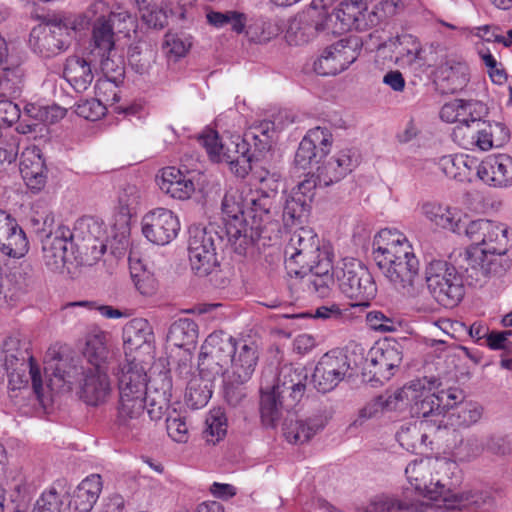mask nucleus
Here are the masks:
<instances>
[{"label":"nucleus","mask_w":512,"mask_h":512,"mask_svg":"<svg viewBox=\"0 0 512 512\" xmlns=\"http://www.w3.org/2000/svg\"><path fill=\"white\" fill-rule=\"evenodd\" d=\"M318 0L313 1V7L307 12L293 18L286 32L290 45H302L309 42L318 32L326 31L327 25L321 20Z\"/></svg>","instance_id":"28"},{"label":"nucleus","mask_w":512,"mask_h":512,"mask_svg":"<svg viewBox=\"0 0 512 512\" xmlns=\"http://www.w3.org/2000/svg\"><path fill=\"white\" fill-rule=\"evenodd\" d=\"M20 173L31 190H41L47 179V169L41 150L37 146L27 147L20 157Z\"/></svg>","instance_id":"37"},{"label":"nucleus","mask_w":512,"mask_h":512,"mask_svg":"<svg viewBox=\"0 0 512 512\" xmlns=\"http://www.w3.org/2000/svg\"><path fill=\"white\" fill-rule=\"evenodd\" d=\"M420 213L438 229L462 236L468 214L461 208L427 201L420 205Z\"/></svg>","instance_id":"18"},{"label":"nucleus","mask_w":512,"mask_h":512,"mask_svg":"<svg viewBox=\"0 0 512 512\" xmlns=\"http://www.w3.org/2000/svg\"><path fill=\"white\" fill-rule=\"evenodd\" d=\"M142 233L151 243L169 244L180 230L178 217L169 209L156 208L142 218Z\"/></svg>","instance_id":"13"},{"label":"nucleus","mask_w":512,"mask_h":512,"mask_svg":"<svg viewBox=\"0 0 512 512\" xmlns=\"http://www.w3.org/2000/svg\"><path fill=\"white\" fill-rule=\"evenodd\" d=\"M477 176L486 184L503 187L512 184V157L507 154L487 156L477 167Z\"/></svg>","instance_id":"36"},{"label":"nucleus","mask_w":512,"mask_h":512,"mask_svg":"<svg viewBox=\"0 0 512 512\" xmlns=\"http://www.w3.org/2000/svg\"><path fill=\"white\" fill-rule=\"evenodd\" d=\"M244 33L250 42L265 43L278 35L279 28L270 21L257 17L248 19Z\"/></svg>","instance_id":"54"},{"label":"nucleus","mask_w":512,"mask_h":512,"mask_svg":"<svg viewBox=\"0 0 512 512\" xmlns=\"http://www.w3.org/2000/svg\"><path fill=\"white\" fill-rule=\"evenodd\" d=\"M123 345L125 358H133L131 354L144 349H152L154 341L153 329L149 322L143 318H134L127 322L123 328Z\"/></svg>","instance_id":"38"},{"label":"nucleus","mask_w":512,"mask_h":512,"mask_svg":"<svg viewBox=\"0 0 512 512\" xmlns=\"http://www.w3.org/2000/svg\"><path fill=\"white\" fill-rule=\"evenodd\" d=\"M473 118L469 124L454 127L452 138L466 150L489 151L504 146L510 139V130L505 123Z\"/></svg>","instance_id":"6"},{"label":"nucleus","mask_w":512,"mask_h":512,"mask_svg":"<svg viewBox=\"0 0 512 512\" xmlns=\"http://www.w3.org/2000/svg\"><path fill=\"white\" fill-rule=\"evenodd\" d=\"M326 421L322 416H313L305 420H290L284 424L283 435L291 444L307 443L325 427Z\"/></svg>","instance_id":"45"},{"label":"nucleus","mask_w":512,"mask_h":512,"mask_svg":"<svg viewBox=\"0 0 512 512\" xmlns=\"http://www.w3.org/2000/svg\"><path fill=\"white\" fill-rule=\"evenodd\" d=\"M164 8H157L154 5L147 6L139 11L142 21L150 28L161 29L167 24V12Z\"/></svg>","instance_id":"63"},{"label":"nucleus","mask_w":512,"mask_h":512,"mask_svg":"<svg viewBox=\"0 0 512 512\" xmlns=\"http://www.w3.org/2000/svg\"><path fill=\"white\" fill-rule=\"evenodd\" d=\"M106 11L101 15H95L92 21V35L90 40L89 55H106L112 53L115 46V31L113 24L107 19L110 7L106 3Z\"/></svg>","instance_id":"42"},{"label":"nucleus","mask_w":512,"mask_h":512,"mask_svg":"<svg viewBox=\"0 0 512 512\" xmlns=\"http://www.w3.org/2000/svg\"><path fill=\"white\" fill-rule=\"evenodd\" d=\"M29 43L35 52L43 57H51L65 51L70 43L55 19L34 27L30 33Z\"/></svg>","instance_id":"22"},{"label":"nucleus","mask_w":512,"mask_h":512,"mask_svg":"<svg viewBox=\"0 0 512 512\" xmlns=\"http://www.w3.org/2000/svg\"><path fill=\"white\" fill-rule=\"evenodd\" d=\"M106 105L98 98L88 99L76 106L78 116L86 120L96 121L106 114Z\"/></svg>","instance_id":"61"},{"label":"nucleus","mask_w":512,"mask_h":512,"mask_svg":"<svg viewBox=\"0 0 512 512\" xmlns=\"http://www.w3.org/2000/svg\"><path fill=\"white\" fill-rule=\"evenodd\" d=\"M384 276L403 294L410 297L418 295L419 261L417 258L408 259L396 264L385 265L379 268Z\"/></svg>","instance_id":"33"},{"label":"nucleus","mask_w":512,"mask_h":512,"mask_svg":"<svg viewBox=\"0 0 512 512\" xmlns=\"http://www.w3.org/2000/svg\"><path fill=\"white\" fill-rule=\"evenodd\" d=\"M308 373L301 366L286 364L278 372L270 389L281 395L288 408L294 407L304 396Z\"/></svg>","instance_id":"21"},{"label":"nucleus","mask_w":512,"mask_h":512,"mask_svg":"<svg viewBox=\"0 0 512 512\" xmlns=\"http://www.w3.org/2000/svg\"><path fill=\"white\" fill-rule=\"evenodd\" d=\"M105 9L106 2L103 0H97L91 3L83 13L54 17V19L63 33L69 37L70 43L73 33L86 30L89 25L92 24L95 15H102L106 11Z\"/></svg>","instance_id":"43"},{"label":"nucleus","mask_w":512,"mask_h":512,"mask_svg":"<svg viewBox=\"0 0 512 512\" xmlns=\"http://www.w3.org/2000/svg\"><path fill=\"white\" fill-rule=\"evenodd\" d=\"M146 397H119L116 415L118 429L132 437L145 428Z\"/></svg>","instance_id":"25"},{"label":"nucleus","mask_w":512,"mask_h":512,"mask_svg":"<svg viewBox=\"0 0 512 512\" xmlns=\"http://www.w3.org/2000/svg\"><path fill=\"white\" fill-rule=\"evenodd\" d=\"M107 19L113 24V29L118 33L128 35L130 31H135V18L126 10L112 11L107 15Z\"/></svg>","instance_id":"62"},{"label":"nucleus","mask_w":512,"mask_h":512,"mask_svg":"<svg viewBox=\"0 0 512 512\" xmlns=\"http://www.w3.org/2000/svg\"><path fill=\"white\" fill-rule=\"evenodd\" d=\"M206 19L211 26L217 29L230 25L231 30L236 34L244 33L248 23L247 15L236 10L225 12L211 10L207 12Z\"/></svg>","instance_id":"52"},{"label":"nucleus","mask_w":512,"mask_h":512,"mask_svg":"<svg viewBox=\"0 0 512 512\" xmlns=\"http://www.w3.org/2000/svg\"><path fill=\"white\" fill-rule=\"evenodd\" d=\"M443 90L455 93L462 90L469 81L468 67L461 62H447L437 72Z\"/></svg>","instance_id":"49"},{"label":"nucleus","mask_w":512,"mask_h":512,"mask_svg":"<svg viewBox=\"0 0 512 512\" xmlns=\"http://www.w3.org/2000/svg\"><path fill=\"white\" fill-rule=\"evenodd\" d=\"M29 251V241L17 220L0 209V253L11 258H22Z\"/></svg>","instance_id":"24"},{"label":"nucleus","mask_w":512,"mask_h":512,"mask_svg":"<svg viewBox=\"0 0 512 512\" xmlns=\"http://www.w3.org/2000/svg\"><path fill=\"white\" fill-rule=\"evenodd\" d=\"M140 194L135 185H126L118 194V211L128 221L136 213Z\"/></svg>","instance_id":"59"},{"label":"nucleus","mask_w":512,"mask_h":512,"mask_svg":"<svg viewBox=\"0 0 512 512\" xmlns=\"http://www.w3.org/2000/svg\"><path fill=\"white\" fill-rule=\"evenodd\" d=\"M483 415V408L478 403L466 402L460 404L450 418V424L459 427H469L477 423Z\"/></svg>","instance_id":"56"},{"label":"nucleus","mask_w":512,"mask_h":512,"mask_svg":"<svg viewBox=\"0 0 512 512\" xmlns=\"http://www.w3.org/2000/svg\"><path fill=\"white\" fill-rule=\"evenodd\" d=\"M192 46L191 36L183 32H168L164 36L162 51L170 61L186 56Z\"/></svg>","instance_id":"53"},{"label":"nucleus","mask_w":512,"mask_h":512,"mask_svg":"<svg viewBox=\"0 0 512 512\" xmlns=\"http://www.w3.org/2000/svg\"><path fill=\"white\" fill-rule=\"evenodd\" d=\"M334 275L341 292L353 301L351 308L362 311L369 307L376 296L377 286L366 267L360 262L345 259L334 269Z\"/></svg>","instance_id":"7"},{"label":"nucleus","mask_w":512,"mask_h":512,"mask_svg":"<svg viewBox=\"0 0 512 512\" xmlns=\"http://www.w3.org/2000/svg\"><path fill=\"white\" fill-rule=\"evenodd\" d=\"M316 181L313 178L305 179L294 187L286 196L284 202L283 217L292 223L301 221L310 210V204L314 198Z\"/></svg>","instance_id":"34"},{"label":"nucleus","mask_w":512,"mask_h":512,"mask_svg":"<svg viewBox=\"0 0 512 512\" xmlns=\"http://www.w3.org/2000/svg\"><path fill=\"white\" fill-rule=\"evenodd\" d=\"M260 390V413L262 423L266 427H275L282 416L283 408H289L286 406V401H284L281 395L270 389L269 384L264 385L262 382Z\"/></svg>","instance_id":"48"},{"label":"nucleus","mask_w":512,"mask_h":512,"mask_svg":"<svg viewBox=\"0 0 512 512\" xmlns=\"http://www.w3.org/2000/svg\"><path fill=\"white\" fill-rule=\"evenodd\" d=\"M80 398L88 405L104 403L112 392L107 368H87L79 382Z\"/></svg>","instance_id":"26"},{"label":"nucleus","mask_w":512,"mask_h":512,"mask_svg":"<svg viewBox=\"0 0 512 512\" xmlns=\"http://www.w3.org/2000/svg\"><path fill=\"white\" fill-rule=\"evenodd\" d=\"M117 379L119 397H146L148 375L146 367L136 357L125 358L114 372Z\"/></svg>","instance_id":"17"},{"label":"nucleus","mask_w":512,"mask_h":512,"mask_svg":"<svg viewBox=\"0 0 512 512\" xmlns=\"http://www.w3.org/2000/svg\"><path fill=\"white\" fill-rule=\"evenodd\" d=\"M166 428L168 435L178 443H185L189 438V426L186 418L173 410L166 418Z\"/></svg>","instance_id":"60"},{"label":"nucleus","mask_w":512,"mask_h":512,"mask_svg":"<svg viewBox=\"0 0 512 512\" xmlns=\"http://www.w3.org/2000/svg\"><path fill=\"white\" fill-rule=\"evenodd\" d=\"M227 431V419L221 409L210 411L206 418L205 437L208 442L215 444L220 441Z\"/></svg>","instance_id":"57"},{"label":"nucleus","mask_w":512,"mask_h":512,"mask_svg":"<svg viewBox=\"0 0 512 512\" xmlns=\"http://www.w3.org/2000/svg\"><path fill=\"white\" fill-rule=\"evenodd\" d=\"M158 186L162 192L178 200H187L195 192L191 177L176 167H165L161 170Z\"/></svg>","instance_id":"39"},{"label":"nucleus","mask_w":512,"mask_h":512,"mask_svg":"<svg viewBox=\"0 0 512 512\" xmlns=\"http://www.w3.org/2000/svg\"><path fill=\"white\" fill-rule=\"evenodd\" d=\"M217 243L220 237L213 230L194 226L189 229L188 257L193 271L206 276L218 265Z\"/></svg>","instance_id":"9"},{"label":"nucleus","mask_w":512,"mask_h":512,"mask_svg":"<svg viewBox=\"0 0 512 512\" xmlns=\"http://www.w3.org/2000/svg\"><path fill=\"white\" fill-rule=\"evenodd\" d=\"M212 392L208 385L197 379L191 380L186 390V403L192 409L204 407L211 398Z\"/></svg>","instance_id":"58"},{"label":"nucleus","mask_w":512,"mask_h":512,"mask_svg":"<svg viewBox=\"0 0 512 512\" xmlns=\"http://www.w3.org/2000/svg\"><path fill=\"white\" fill-rule=\"evenodd\" d=\"M221 210L228 242L234 251L244 255L253 245V229H249L246 217V194L238 187L230 186L226 189Z\"/></svg>","instance_id":"4"},{"label":"nucleus","mask_w":512,"mask_h":512,"mask_svg":"<svg viewBox=\"0 0 512 512\" xmlns=\"http://www.w3.org/2000/svg\"><path fill=\"white\" fill-rule=\"evenodd\" d=\"M412 245L406 236L392 229H382L373 240V258L379 268L390 265L396 255H404V250Z\"/></svg>","instance_id":"31"},{"label":"nucleus","mask_w":512,"mask_h":512,"mask_svg":"<svg viewBox=\"0 0 512 512\" xmlns=\"http://www.w3.org/2000/svg\"><path fill=\"white\" fill-rule=\"evenodd\" d=\"M462 236L471 242L464 254L466 266L461 265L470 285H481L487 278L501 275L510 267L505 255L512 247V230L507 224L468 216Z\"/></svg>","instance_id":"1"},{"label":"nucleus","mask_w":512,"mask_h":512,"mask_svg":"<svg viewBox=\"0 0 512 512\" xmlns=\"http://www.w3.org/2000/svg\"><path fill=\"white\" fill-rule=\"evenodd\" d=\"M425 281L432 297L443 307L453 308L464 297L463 275L446 260L433 259L428 262Z\"/></svg>","instance_id":"5"},{"label":"nucleus","mask_w":512,"mask_h":512,"mask_svg":"<svg viewBox=\"0 0 512 512\" xmlns=\"http://www.w3.org/2000/svg\"><path fill=\"white\" fill-rule=\"evenodd\" d=\"M83 354L92 365L91 368H107L112 358V354L107 347V334L103 331L89 333L86 337Z\"/></svg>","instance_id":"47"},{"label":"nucleus","mask_w":512,"mask_h":512,"mask_svg":"<svg viewBox=\"0 0 512 512\" xmlns=\"http://www.w3.org/2000/svg\"><path fill=\"white\" fill-rule=\"evenodd\" d=\"M200 142L215 162H227L250 152L243 136L230 132H225L219 137L216 131L210 130L200 137Z\"/></svg>","instance_id":"20"},{"label":"nucleus","mask_w":512,"mask_h":512,"mask_svg":"<svg viewBox=\"0 0 512 512\" xmlns=\"http://www.w3.org/2000/svg\"><path fill=\"white\" fill-rule=\"evenodd\" d=\"M357 43L341 39L327 47L314 62V71L322 76L336 75L347 69L358 57Z\"/></svg>","instance_id":"16"},{"label":"nucleus","mask_w":512,"mask_h":512,"mask_svg":"<svg viewBox=\"0 0 512 512\" xmlns=\"http://www.w3.org/2000/svg\"><path fill=\"white\" fill-rule=\"evenodd\" d=\"M431 506L426 500H400L393 496L374 497L365 512H430Z\"/></svg>","instance_id":"46"},{"label":"nucleus","mask_w":512,"mask_h":512,"mask_svg":"<svg viewBox=\"0 0 512 512\" xmlns=\"http://www.w3.org/2000/svg\"><path fill=\"white\" fill-rule=\"evenodd\" d=\"M350 369L348 356L342 351L333 350L320 358L314 369L312 381L319 392H330L344 380Z\"/></svg>","instance_id":"11"},{"label":"nucleus","mask_w":512,"mask_h":512,"mask_svg":"<svg viewBox=\"0 0 512 512\" xmlns=\"http://www.w3.org/2000/svg\"><path fill=\"white\" fill-rule=\"evenodd\" d=\"M24 86V72L20 67L6 68L0 76V93L15 99L20 96Z\"/></svg>","instance_id":"55"},{"label":"nucleus","mask_w":512,"mask_h":512,"mask_svg":"<svg viewBox=\"0 0 512 512\" xmlns=\"http://www.w3.org/2000/svg\"><path fill=\"white\" fill-rule=\"evenodd\" d=\"M198 338V326L189 318H180L171 326L167 334V340L176 347L194 345Z\"/></svg>","instance_id":"51"},{"label":"nucleus","mask_w":512,"mask_h":512,"mask_svg":"<svg viewBox=\"0 0 512 512\" xmlns=\"http://www.w3.org/2000/svg\"><path fill=\"white\" fill-rule=\"evenodd\" d=\"M232 336L223 332H213L204 341L199 354L198 368L204 377L222 376L226 379V368L231 356Z\"/></svg>","instance_id":"10"},{"label":"nucleus","mask_w":512,"mask_h":512,"mask_svg":"<svg viewBox=\"0 0 512 512\" xmlns=\"http://www.w3.org/2000/svg\"><path fill=\"white\" fill-rule=\"evenodd\" d=\"M402 358L401 346L396 341H384L371 348L366 362L374 368L370 370L374 376L388 380L393 375L392 370L399 367Z\"/></svg>","instance_id":"29"},{"label":"nucleus","mask_w":512,"mask_h":512,"mask_svg":"<svg viewBox=\"0 0 512 512\" xmlns=\"http://www.w3.org/2000/svg\"><path fill=\"white\" fill-rule=\"evenodd\" d=\"M102 491V479L99 474L87 476L78 485L74 494V505L77 510L90 511L97 502Z\"/></svg>","instance_id":"50"},{"label":"nucleus","mask_w":512,"mask_h":512,"mask_svg":"<svg viewBox=\"0 0 512 512\" xmlns=\"http://www.w3.org/2000/svg\"><path fill=\"white\" fill-rule=\"evenodd\" d=\"M172 395L173 384L169 372H160L152 379V386L146 396L147 413L152 421H158L166 415Z\"/></svg>","instance_id":"32"},{"label":"nucleus","mask_w":512,"mask_h":512,"mask_svg":"<svg viewBox=\"0 0 512 512\" xmlns=\"http://www.w3.org/2000/svg\"><path fill=\"white\" fill-rule=\"evenodd\" d=\"M332 134L327 128L315 127L310 129L301 140L295 154V164L301 169H307L313 163H319L330 152Z\"/></svg>","instance_id":"19"},{"label":"nucleus","mask_w":512,"mask_h":512,"mask_svg":"<svg viewBox=\"0 0 512 512\" xmlns=\"http://www.w3.org/2000/svg\"><path fill=\"white\" fill-rule=\"evenodd\" d=\"M318 16L327 25L326 31L333 34H342L351 30H364L365 14L361 11L357 1H343L331 14L326 11V4L321 5Z\"/></svg>","instance_id":"14"},{"label":"nucleus","mask_w":512,"mask_h":512,"mask_svg":"<svg viewBox=\"0 0 512 512\" xmlns=\"http://www.w3.org/2000/svg\"><path fill=\"white\" fill-rule=\"evenodd\" d=\"M487 107L480 101L455 99L445 103L440 110V118L447 123H456L455 127L469 124L473 118L482 117Z\"/></svg>","instance_id":"40"},{"label":"nucleus","mask_w":512,"mask_h":512,"mask_svg":"<svg viewBox=\"0 0 512 512\" xmlns=\"http://www.w3.org/2000/svg\"><path fill=\"white\" fill-rule=\"evenodd\" d=\"M285 266L290 275L305 274L307 269L319 262L328 251L320 249L319 238L310 228L294 231L284 249Z\"/></svg>","instance_id":"8"},{"label":"nucleus","mask_w":512,"mask_h":512,"mask_svg":"<svg viewBox=\"0 0 512 512\" xmlns=\"http://www.w3.org/2000/svg\"><path fill=\"white\" fill-rule=\"evenodd\" d=\"M410 406L411 413L417 417H421L422 420L419 422V429L416 425L403 429L399 433V441L401 445H404V440L410 434H420V430L433 427L435 430H439L445 427L443 404L441 403V396L439 393L432 396L431 398L421 399L420 401L413 403Z\"/></svg>","instance_id":"23"},{"label":"nucleus","mask_w":512,"mask_h":512,"mask_svg":"<svg viewBox=\"0 0 512 512\" xmlns=\"http://www.w3.org/2000/svg\"><path fill=\"white\" fill-rule=\"evenodd\" d=\"M254 176L259 182V187L246 193V217L249 229H253V243L261 237L264 227L277 215L278 207L281 206L278 191L280 174L260 168L255 171Z\"/></svg>","instance_id":"3"},{"label":"nucleus","mask_w":512,"mask_h":512,"mask_svg":"<svg viewBox=\"0 0 512 512\" xmlns=\"http://www.w3.org/2000/svg\"><path fill=\"white\" fill-rule=\"evenodd\" d=\"M233 350L229 356L226 379L233 382H247L255 371L259 354L253 341L236 340L232 337Z\"/></svg>","instance_id":"15"},{"label":"nucleus","mask_w":512,"mask_h":512,"mask_svg":"<svg viewBox=\"0 0 512 512\" xmlns=\"http://www.w3.org/2000/svg\"><path fill=\"white\" fill-rule=\"evenodd\" d=\"M93 57L86 59L77 55L70 56L64 67V78L77 92H83L91 85L94 74L92 71Z\"/></svg>","instance_id":"44"},{"label":"nucleus","mask_w":512,"mask_h":512,"mask_svg":"<svg viewBox=\"0 0 512 512\" xmlns=\"http://www.w3.org/2000/svg\"><path fill=\"white\" fill-rule=\"evenodd\" d=\"M439 382L436 378L423 377L415 379L396 390L388 397H378L375 406L388 410H396L402 406H409L421 399L431 398L439 393Z\"/></svg>","instance_id":"12"},{"label":"nucleus","mask_w":512,"mask_h":512,"mask_svg":"<svg viewBox=\"0 0 512 512\" xmlns=\"http://www.w3.org/2000/svg\"><path fill=\"white\" fill-rule=\"evenodd\" d=\"M439 464L438 460L432 458L415 459L411 461L406 469L405 474L409 483L421 494L430 495L441 494L439 490L443 486L439 480L434 482L432 470Z\"/></svg>","instance_id":"35"},{"label":"nucleus","mask_w":512,"mask_h":512,"mask_svg":"<svg viewBox=\"0 0 512 512\" xmlns=\"http://www.w3.org/2000/svg\"><path fill=\"white\" fill-rule=\"evenodd\" d=\"M381 48L389 51L391 60L402 68L420 65L423 49L418 38L412 34L402 33L391 37Z\"/></svg>","instance_id":"30"},{"label":"nucleus","mask_w":512,"mask_h":512,"mask_svg":"<svg viewBox=\"0 0 512 512\" xmlns=\"http://www.w3.org/2000/svg\"><path fill=\"white\" fill-rule=\"evenodd\" d=\"M358 164V157L355 151L343 149L322 163L317 168L316 186H330L339 182L352 172Z\"/></svg>","instance_id":"27"},{"label":"nucleus","mask_w":512,"mask_h":512,"mask_svg":"<svg viewBox=\"0 0 512 512\" xmlns=\"http://www.w3.org/2000/svg\"><path fill=\"white\" fill-rule=\"evenodd\" d=\"M104 235L102 223L87 217L78 220L72 232L66 226H59L53 234L42 239V260L52 272H62L65 265L74 258V238L84 241H99V254L105 253L106 245L100 241Z\"/></svg>","instance_id":"2"},{"label":"nucleus","mask_w":512,"mask_h":512,"mask_svg":"<svg viewBox=\"0 0 512 512\" xmlns=\"http://www.w3.org/2000/svg\"><path fill=\"white\" fill-rule=\"evenodd\" d=\"M332 269V260L330 256H323L319 262L313 265L312 269H307L304 274L296 275L303 278V284L310 293L318 297H327L330 293V287L334 282V272L329 274Z\"/></svg>","instance_id":"41"},{"label":"nucleus","mask_w":512,"mask_h":512,"mask_svg":"<svg viewBox=\"0 0 512 512\" xmlns=\"http://www.w3.org/2000/svg\"><path fill=\"white\" fill-rule=\"evenodd\" d=\"M62 499L55 489H50L41 494L36 501L33 512H61Z\"/></svg>","instance_id":"64"}]
</instances>
